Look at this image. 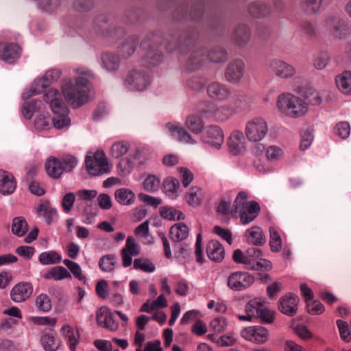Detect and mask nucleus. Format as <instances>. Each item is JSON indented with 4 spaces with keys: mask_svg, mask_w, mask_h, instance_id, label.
Instances as JSON below:
<instances>
[{
    "mask_svg": "<svg viewBox=\"0 0 351 351\" xmlns=\"http://www.w3.org/2000/svg\"><path fill=\"white\" fill-rule=\"evenodd\" d=\"M298 302L296 295L289 293L280 299L278 308L283 314L293 317L297 314Z\"/></svg>",
    "mask_w": 351,
    "mask_h": 351,
    "instance_id": "obj_16",
    "label": "nucleus"
},
{
    "mask_svg": "<svg viewBox=\"0 0 351 351\" xmlns=\"http://www.w3.org/2000/svg\"><path fill=\"white\" fill-rule=\"evenodd\" d=\"M16 186V182L13 175L8 171L0 170V193L4 195L12 194Z\"/></svg>",
    "mask_w": 351,
    "mask_h": 351,
    "instance_id": "obj_20",
    "label": "nucleus"
},
{
    "mask_svg": "<svg viewBox=\"0 0 351 351\" xmlns=\"http://www.w3.org/2000/svg\"><path fill=\"white\" fill-rule=\"evenodd\" d=\"M250 38V31L247 26L239 25L232 34V39L238 46L245 45Z\"/></svg>",
    "mask_w": 351,
    "mask_h": 351,
    "instance_id": "obj_27",
    "label": "nucleus"
},
{
    "mask_svg": "<svg viewBox=\"0 0 351 351\" xmlns=\"http://www.w3.org/2000/svg\"><path fill=\"white\" fill-rule=\"evenodd\" d=\"M129 145L128 143L117 142L114 143L111 147V154L114 158H119L128 152Z\"/></svg>",
    "mask_w": 351,
    "mask_h": 351,
    "instance_id": "obj_56",
    "label": "nucleus"
},
{
    "mask_svg": "<svg viewBox=\"0 0 351 351\" xmlns=\"http://www.w3.org/2000/svg\"><path fill=\"white\" fill-rule=\"evenodd\" d=\"M206 253L210 260L219 262L223 258L224 249L219 241L211 240L207 244Z\"/></svg>",
    "mask_w": 351,
    "mask_h": 351,
    "instance_id": "obj_24",
    "label": "nucleus"
},
{
    "mask_svg": "<svg viewBox=\"0 0 351 351\" xmlns=\"http://www.w3.org/2000/svg\"><path fill=\"white\" fill-rule=\"evenodd\" d=\"M125 82L130 90L142 91L149 84V76L140 70H132L126 77Z\"/></svg>",
    "mask_w": 351,
    "mask_h": 351,
    "instance_id": "obj_10",
    "label": "nucleus"
},
{
    "mask_svg": "<svg viewBox=\"0 0 351 351\" xmlns=\"http://www.w3.org/2000/svg\"><path fill=\"white\" fill-rule=\"evenodd\" d=\"M234 114L232 107L228 105H222L217 106L215 105L213 119L216 121H225L231 117Z\"/></svg>",
    "mask_w": 351,
    "mask_h": 351,
    "instance_id": "obj_39",
    "label": "nucleus"
},
{
    "mask_svg": "<svg viewBox=\"0 0 351 351\" xmlns=\"http://www.w3.org/2000/svg\"><path fill=\"white\" fill-rule=\"evenodd\" d=\"M256 318H259L265 324L272 323L274 319V312L265 307L263 304Z\"/></svg>",
    "mask_w": 351,
    "mask_h": 351,
    "instance_id": "obj_61",
    "label": "nucleus"
},
{
    "mask_svg": "<svg viewBox=\"0 0 351 351\" xmlns=\"http://www.w3.org/2000/svg\"><path fill=\"white\" fill-rule=\"evenodd\" d=\"M85 162L87 171L92 176H101L110 171L108 162L103 151L98 150L93 156L87 155Z\"/></svg>",
    "mask_w": 351,
    "mask_h": 351,
    "instance_id": "obj_6",
    "label": "nucleus"
},
{
    "mask_svg": "<svg viewBox=\"0 0 351 351\" xmlns=\"http://www.w3.org/2000/svg\"><path fill=\"white\" fill-rule=\"evenodd\" d=\"M335 134L342 139L347 138L350 133V124L347 121L338 123L334 129Z\"/></svg>",
    "mask_w": 351,
    "mask_h": 351,
    "instance_id": "obj_55",
    "label": "nucleus"
},
{
    "mask_svg": "<svg viewBox=\"0 0 351 351\" xmlns=\"http://www.w3.org/2000/svg\"><path fill=\"white\" fill-rule=\"evenodd\" d=\"M45 169L47 174L53 178H59L64 172L62 161L55 157L48 158L45 163Z\"/></svg>",
    "mask_w": 351,
    "mask_h": 351,
    "instance_id": "obj_29",
    "label": "nucleus"
},
{
    "mask_svg": "<svg viewBox=\"0 0 351 351\" xmlns=\"http://www.w3.org/2000/svg\"><path fill=\"white\" fill-rule=\"evenodd\" d=\"M326 28L336 38L342 39L348 34V29L345 21L337 16H328L325 21Z\"/></svg>",
    "mask_w": 351,
    "mask_h": 351,
    "instance_id": "obj_13",
    "label": "nucleus"
},
{
    "mask_svg": "<svg viewBox=\"0 0 351 351\" xmlns=\"http://www.w3.org/2000/svg\"><path fill=\"white\" fill-rule=\"evenodd\" d=\"M61 75V71L59 69H51L47 71L45 74L40 79L35 80L31 87L30 91L33 95H37L43 92V90L50 84L57 81Z\"/></svg>",
    "mask_w": 351,
    "mask_h": 351,
    "instance_id": "obj_11",
    "label": "nucleus"
},
{
    "mask_svg": "<svg viewBox=\"0 0 351 351\" xmlns=\"http://www.w3.org/2000/svg\"><path fill=\"white\" fill-rule=\"evenodd\" d=\"M206 56L211 62L216 63L225 62L228 59V53L221 47H214L208 51L201 49L199 51H191L187 61V69L191 71L199 69Z\"/></svg>",
    "mask_w": 351,
    "mask_h": 351,
    "instance_id": "obj_4",
    "label": "nucleus"
},
{
    "mask_svg": "<svg viewBox=\"0 0 351 351\" xmlns=\"http://www.w3.org/2000/svg\"><path fill=\"white\" fill-rule=\"evenodd\" d=\"M90 86L88 80L77 77L75 82L71 80H65L62 85V92L65 99L75 108L81 107L88 101Z\"/></svg>",
    "mask_w": 351,
    "mask_h": 351,
    "instance_id": "obj_2",
    "label": "nucleus"
},
{
    "mask_svg": "<svg viewBox=\"0 0 351 351\" xmlns=\"http://www.w3.org/2000/svg\"><path fill=\"white\" fill-rule=\"evenodd\" d=\"M116 263V257L113 254H108L102 256L99 261V268L107 272H110L114 269Z\"/></svg>",
    "mask_w": 351,
    "mask_h": 351,
    "instance_id": "obj_49",
    "label": "nucleus"
},
{
    "mask_svg": "<svg viewBox=\"0 0 351 351\" xmlns=\"http://www.w3.org/2000/svg\"><path fill=\"white\" fill-rule=\"evenodd\" d=\"M38 260L42 265H53L60 263L62 256L55 251H47L41 253Z\"/></svg>",
    "mask_w": 351,
    "mask_h": 351,
    "instance_id": "obj_42",
    "label": "nucleus"
},
{
    "mask_svg": "<svg viewBox=\"0 0 351 351\" xmlns=\"http://www.w3.org/2000/svg\"><path fill=\"white\" fill-rule=\"evenodd\" d=\"M166 128L173 136H177L179 141L189 144L195 143L191 136L178 124L168 123Z\"/></svg>",
    "mask_w": 351,
    "mask_h": 351,
    "instance_id": "obj_23",
    "label": "nucleus"
},
{
    "mask_svg": "<svg viewBox=\"0 0 351 351\" xmlns=\"http://www.w3.org/2000/svg\"><path fill=\"white\" fill-rule=\"evenodd\" d=\"M159 40L158 35L152 34L141 43V48L145 51L143 61L147 66H156L162 60V53L161 49H159V47L161 48L162 45H156Z\"/></svg>",
    "mask_w": 351,
    "mask_h": 351,
    "instance_id": "obj_5",
    "label": "nucleus"
},
{
    "mask_svg": "<svg viewBox=\"0 0 351 351\" xmlns=\"http://www.w3.org/2000/svg\"><path fill=\"white\" fill-rule=\"evenodd\" d=\"M114 198L121 204L131 205L134 202L135 195L130 189L121 188L115 191Z\"/></svg>",
    "mask_w": 351,
    "mask_h": 351,
    "instance_id": "obj_34",
    "label": "nucleus"
},
{
    "mask_svg": "<svg viewBox=\"0 0 351 351\" xmlns=\"http://www.w3.org/2000/svg\"><path fill=\"white\" fill-rule=\"evenodd\" d=\"M306 308L307 311L312 315H319L325 310L324 305L317 300L307 302Z\"/></svg>",
    "mask_w": 351,
    "mask_h": 351,
    "instance_id": "obj_63",
    "label": "nucleus"
},
{
    "mask_svg": "<svg viewBox=\"0 0 351 351\" xmlns=\"http://www.w3.org/2000/svg\"><path fill=\"white\" fill-rule=\"evenodd\" d=\"M162 217L169 220H180L183 219V213L172 207L162 206L160 208Z\"/></svg>",
    "mask_w": 351,
    "mask_h": 351,
    "instance_id": "obj_45",
    "label": "nucleus"
},
{
    "mask_svg": "<svg viewBox=\"0 0 351 351\" xmlns=\"http://www.w3.org/2000/svg\"><path fill=\"white\" fill-rule=\"evenodd\" d=\"M245 73V64L241 59L230 62L225 71L226 80L232 84H238Z\"/></svg>",
    "mask_w": 351,
    "mask_h": 351,
    "instance_id": "obj_12",
    "label": "nucleus"
},
{
    "mask_svg": "<svg viewBox=\"0 0 351 351\" xmlns=\"http://www.w3.org/2000/svg\"><path fill=\"white\" fill-rule=\"evenodd\" d=\"M245 260L247 261L248 266L246 267L247 269L259 270L263 266L261 262L258 261L262 256V251L255 247H249L245 252Z\"/></svg>",
    "mask_w": 351,
    "mask_h": 351,
    "instance_id": "obj_22",
    "label": "nucleus"
},
{
    "mask_svg": "<svg viewBox=\"0 0 351 351\" xmlns=\"http://www.w3.org/2000/svg\"><path fill=\"white\" fill-rule=\"evenodd\" d=\"M163 187L165 194L174 199L177 196L176 193L180 187V182L175 178L169 177L164 181Z\"/></svg>",
    "mask_w": 351,
    "mask_h": 351,
    "instance_id": "obj_40",
    "label": "nucleus"
},
{
    "mask_svg": "<svg viewBox=\"0 0 351 351\" xmlns=\"http://www.w3.org/2000/svg\"><path fill=\"white\" fill-rule=\"evenodd\" d=\"M33 292L31 283L21 282L13 287L10 291V298L14 302H22L27 300Z\"/></svg>",
    "mask_w": 351,
    "mask_h": 351,
    "instance_id": "obj_17",
    "label": "nucleus"
},
{
    "mask_svg": "<svg viewBox=\"0 0 351 351\" xmlns=\"http://www.w3.org/2000/svg\"><path fill=\"white\" fill-rule=\"evenodd\" d=\"M276 106L280 112L291 118L302 117L308 111V103L290 93L279 95Z\"/></svg>",
    "mask_w": 351,
    "mask_h": 351,
    "instance_id": "obj_3",
    "label": "nucleus"
},
{
    "mask_svg": "<svg viewBox=\"0 0 351 351\" xmlns=\"http://www.w3.org/2000/svg\"><path fill=\"white\" fill-rule=\"evenodd\" d=\"M40 101L36 100H30L25 101L23 103L22 108V114L27 119H30L34 114V111L38 106V104H40Z\"/></svg>",
    "mask_w": 351,
    "mask_h": 351,
    "instance_id": "obj_52",
    "label": "nucleus"
},
{
    "mask_svg": "<svg viewBox=\"0 0 351 351\" xmlns=\"http://www.w3.org/2000/svg\"><path fill=\"white\" fill-rule=\"evenodd\" d=\"M138 38L136 36H132L128 38L120 48V53L124 58L131 56L136 47Z\"/></svg>",
    "mask_w": 351,
    "mask_h": 351,
    "instance_id": "obj_37",
    "label": "nucleus"
},
{
    "mask_svg": "<svg viewBox=\"0 0 351 351\" xmlns=\"http://www.w3.org/2000/svg\"><path fill=\"white\" fill-rule=\"evenodd\" d=\"M189 228L183 223H178L173 226L169 230V234L171 239L173 242H180L187 238L189 235Z\"/></svg>",
    "mask_w": 351,
    "mask_h": 351,
    "instance_id": "obj_30",
    "label": "nucleus"
},
{
    "mask_svg": "<svg viewBox=\"0 0 351 351\" xmlns=\"http://www.w3.org/2000/svg\"><path fill=\"white\" fill-rule=\"evenodd\" d=\"M322 1L323 0H304L302 3V6L308 14H313L319 10Z\"/></svg>",
    "mask_w": 351,
    "mask_h": 351,
    "instance_id": "obj_58",
    "label": "nucleus"
},
{
    "mask_svg": "<svg viewBox=\"0 0 351 351\" xmlns=\"http://www.w3.org/2000/svg\"><path fill=\"white\" fill-rule=\"evenodd\" d=\"M247 198L248 193L247 191H241L238 193L233 203L235 212L242 210L245 208V206L249 203L247 202Z\"/></svg>",
    "mask_w": 351,
    "mask_h": 351,
    "instance_id": "obj_54",
    "label": "nucleus"
},
{
    "mask_svg": "<svg viewBox=\"0 0 351 351\" xmlns=\"http://www.w3.org/2000/svg\"><path fill=\"white\" fill-rule=\"evenodd\" d=\"M208 95L213 99L225 100L230 95V90L225 85L219 82H213L207 88Z\"/></svg>",
    "mask_w": 351,
    "mask_h": 351,
    "instance_id": "obj_21",
    "label": "nucleus"
},
{
    "mask_svg": "<svg viewBox=\"0 0 351 351\" xmlns=\"http://www.w3.org/2000/svg\"><path fill=\"white\" fill-rule=\"evenodd\" d=\"M133 159L128 158H122L117 165V168L123 172V175H127L130 173L134 166Z\"/></svg>",
    "mask_w": 351,
    "mask_h": 351,
    "instance_id": "obj_64",
    "label": "nucleus"
},
{
    "mask_svg": "<svg viewBox=\"0 0 351 351\" xmlns=\"http://www.w3.org/2000/svg\"><path fill=\"white\" fill-rule=\"evenodd\" d=\"M60 160L63 171H71L77 164L76 158L71 155L64 156Z\"/></svg>",
    "mask_w": 351,
    "mask_h": 351,
    "instance_id": "obj_59",
    "label": "nucleus"
},
{
    "mask_svg": "<svg viewBox=\"0 0 351 351\" xmlns=\"http://www.w3.org/2000/svg\"><path fill=\"white\" fill-rule=\"evenodd\" d=\"M28 230V225L23 217H16L13 219L12 232L18 237L23 236Z\"/></svg>",
    "mask_w": 351,
    "mask_h": 351,
    "instance_id": "obj_43",
    "label": "nucleus"
},
{
    "mask_svg": "<svg viewBox=\"0 0 351 351\" xmlns=\"http://www.w3.org/2000/svg\"><path fill=\"white\" fill-rule=\"evenodd\" d=\"M75 200V196L73 193L70 192L64 195L61 202L64 212L68 213L71 210Z\"/></svg>",
    "mask_w": 351,
    "mask_h": 351,
    "instance_id": "obj_62",
    "label": "nucleus"
},
{
    "mask_svg": "<svg viewBox=\"0 0 351 351\" xmlns=\"http://www.w3.org/2000/svg\"><path fill=\"white\" fill-rule=\"evenodd\" d=\"M254 281V277L247 272L238 271L230 274L227 285L233 291H243L248 288Z\"/></svg>",
    "mask_w": 351,
    "mask_h": 351,
    "instance_id": "obj_9",
    "label": "nucleus"
},
{
    "mask_svg": "<svg viewBox=\"0 0 351 351\" xmlns=\"http://www.w3.org/2000/svg\"><path fill=\"white\" fill-rule=\"evenodd\" d=\"M108 27L109 25L106 16H99L94 21L93 28L99 34L104 36H110Z\"/></svg>",
    "mask_w": 351,
    "mask_h": 351,
    "instance_id": "obj_44",
    "label": "nucleus"
},
{
    "mask_svg": "<svg viewBox=\"0 0 351 351\" xmlns=\"http://www.w3.org/2000/svg\"><path fill=\"white\" fill-rule=\"evenodd\" d=\"M270 241L269 245L272 252H279L282 248V239L280 235L276 229L270 227L269 229Z\"/></svg>",
    "mask_w": 351,
    "mask_h": 351,
    "instance_id": "obj_47",
    "label": "nucleus"
},
{
    "mask_svg": "<svg viewBox=\"0 0 351 351\" xmlns=\"http://www.w3.org/2000/svg\"><path fill=\"white\" fill-rule=\"evenodd\" d=\"M37 213L43 216L47 224H51L57 215V210L51 207L49 201H44L38 207Z\"/></svg>",
    "mask_w": 351,
    "mask_h": 351,
    "instance_id": "obj_32",
    "label": "nucleus"
},
{
    "mask_svg": "<svg viewBox=\"0 0 351 351\" xmlns=\"http://www.w3.org/2000/svg\"><path fill=\"white\" fill-rule=\"evenodd\" d=\"M335 83L339 90L343 94H351V71H345L335 77Z\"/></svg>",
    "mask_w": 351,
    "mask_h": 351,
    "instance_id": "obj_26",
    "label": "nucleus"
},
{
    "mask_svg": "<svg viewBox=\"0 0 351 351\" xmlns=\"http://www.w3.org/2000/svg\"><path fill=\"white\" fill-rule=\"evenodd\" d=\"M241 335L247 341L256 343H263L267 341L269 332L266 328L256 326L243 329Z\"/></svg>",
    "mask_w": 351,
    "mask_h": 351,
    "instance_id": "obj_15",
    "label": "nucleus"
},
{
    "mask_svg": "<svg viewBox=\"0 0 351 351\" xmlns=\"http://www.w3.org/2000/svg\"><path fill=\"white\" fill-rule=\"evenodd\" d=\"M268 69L269 73L280 79H289L296 73V69L293 65L277 58L269 61Z\"/></svg>",
    "mask_w": 351,
    "mask_h": 351,
    "instance_id": "obj_8",
    "label": "nucleus"
},
{
    "mask_svg": "<svg viewBox=\"0 0 351 351\" xmlns=\"http://www.w3.org/2000/svg\"><path fill=\"white\" fill-rule=\"evenodd\" d=\"M40 342L45 351H56L60 345L56 333L51 328L43 331Z\"/></svg>",
    "mask_w": 351,
    "mask_h": 351,
    "instance_id": "obj_19",
    "label": "nucleus"
},
{
    "mask_svg": "<svg viewBox=\"0 0 351 351\" xmlns=\"http://www.w3.org/2000/svg\"><path fill=\"white\" fill-rule=\"evenodd\" d=\"M102 66L108 71H117L120 65L119 56L115 53L105 52L101 56Z\"/></svg>",
    "mask_w": 351,
    "mask_h": 351,
    "instance_id": "obj_25",
    "label": "nucleus"
},
{
    "mask_svg": "<svg viewBox=\"0 0 351 351\" xmlns=\"http://www.w3.org/2000/svg\"><path fill=\"white\" fill-rule=\"evenodd\" d=\"M43 97L45 101L49 104L54 117L51 119L42 114L37 116L34 121L36 129L39 131L47 130L51 125L57 129L68 126L71 122L68 117L69 110L63 101L61 94L56 89L50 88Z\"/></svg>",
    "mask_w": 351,
    "mask_h": 351,
    "instance_id": "obj_1",
    "label": "nucleus"
},
{
    "mask_svg": "<svg viewBox=\"0 0 351 351\" xmlns=\"http://www.w3.org/2000/svg\"><path fill=\"white\" fill-rule=\"evenodd\" d=\"M123 250H124V252L126 251L130 253V254L136 256L140 252V246L136 243L135 239L132 237H128Z\"/></svg>",
    "mask_w": 351,
    "mask_h": 351,
    "instance_id": "obj_60",
    "label": "nucleus"
},
{
    "mask_svg": "<svg viewBox=\"0 0 351 351\" xmlns=\"http://www.w3.org/2000/svg\"><path fill=\"white\" fill-rule=\"evenodd\" d=\"M263 303L264 301L261 298H256L251 300L245 306V313L256 318Z\"/></svg>",
    "mask_w": 351,
    "mask_h": 351,
    "instance_id": "obj_48",
    "label": "nucleus"
},
{
    "mask_svg": "<svg viewBox=\"0 0 351 351\" xmlns=\"http://www.w3.org/2000/svg\"><path fill=\"white\" fill-rule=\"evenodd\" d=\"M202 140L205 143L219 149L224 141L223 131L217 125L208 126L202 135Z\"/></svg>",
    "mask_w": 351,
    "mask_h": 351,
    "instance_id": "obj_14",
    "label": "nucleus"
},
{
    "mask_svg": "<svg viewBox=\"0 0 351 351\" xmlns=\"http://www.w3.org/2000/svg\"><path fill=\"white\" fill-rule=\"evenodd\" d=\"M247 241L255 245H262L266 242V237L258 226H254L246 231Z\"/></svg>",
    "mask_w": 351,
    "mask_h": 351,
    "instance_id": "obj_28",
    "label": "nucleus"
},
{
    "mask_svg": "<svg viewBox=\"0 0 351 351\" xmlns=\"http://www.w3.org/2000/svg\"><path fill=\"white\" fill-rule=\"evenodd\" d=\"M61 332L66 339L71 350H75L79 338L78 331L75 332L73 328L70 325H64L62 327Z\"/></svg>",
    "mask_w": 351,
    "mask_h": 351,
    "instance_id": "obj_35",
    "label": "nucleus"
},
{
    "mask_svg": "<svg viewBox=\"0 0 351 351\" xmlns=\"http://www.w3.org/2000/svg\"><path fill=\"white\" fill-rule=\"evenodd\" d=\"M185 125L192 132L199 134L202 131L204 123L197 114H190L187 117Z\"/></svg>",
    "mask_w": 351,
    "mask_h": 351,
    "instance_id": "obj_36",
    "label": "nucleus"
},
{
    "mask_svg": "<svg viewBox=\"0 0 351 351\" xmlns=\"http://www.w3.org/2000/svg\"><path fill=\"white\" fill-rule=\"evenodd\" d=\"M267 132V123L261 117L253 118L245 125V135L250 141L258 142L263 140Z\"/></svg>",
    "mask_w": 351,
    "mask_h": 351,
    "instance_id": "obj_7",
    "label": "nucleus"
},
{
    "mask_svg": "<svg viewBox=\"0 0 351 351\" xmlns=\"http://www.w3.org/2000/svg\"><path fill=\"white\" fill-rule=\"evenodd\" d=\"M244 136L241 132L234 131L229 137L228 145L232 152L237 154L244 148Z\"/></svg>",
    "mask_w": 351,
    "mask_h": 351,
    "instance_id": "obj_31",
    "label": "nucleus"
},
{
    "mask_svg": "<svg viewBox=\"0 0 351 351\" xmlns=\"http://www.w3.org/2000/svg\"><path fill=\"white\" fill-rule=\"evenodd\" d=\"M20 51L17 44L0 42V58L6 63H14L19 59Z\"/></svg>",
    "mask_w": 351,
    "mask_h": 351,
    "instance_id": "obj_18",
    "label": "nucleus"
},
{
    "mask_svg": "<svg viewBox=\"0 0 351 351\" xmlns=\"http://www.w3.org/2000/svg\"><path fill=\"white\" fill-rule=\"evenodd\" d=\"M134 268L141 269L145 272H153L155 271V266L152 262L146 258H136L134 261Z\"/></svg>",
    "mask_w": 351,
    "mask_h": 351,
    "instance_id": "obj_51",
    "label": "nucleus"
},
{
    "mask_svg": "<svg viewBox=\"0 0 351 351\" xmlns=\"http://www.w3.org/2000/svg\"><path fill=\"white\" fill-rule=\"evenodd\" d=\"M251 99L245 95H239L234 98L233 110L234 112H240L250 108Z\"/></svg>",
    "mask_w": 351,
    "mask_h": 351,
    "instance_id": "obj_38",
    "label": "nucleus"
},
{
    "mask_svg": "<svg viewBox=\"0 0 351 351\" xmlns=\"http://www.w3.org/2000/svg\"><path fill=\"white\" fill-rule=\"evenodd\" d=\"M160 180L154 175L148 176L143 182V187L148 192L156 191L160 188Z\"/></svg>",
    "mask_w": 351,
    "mask_h": 351,
    "instance_id": "obj_53",
    "label": "nucleus"
},
{
    "mask_svg": "<svg viewBox=\"0 0 351 351\" xmlns=\"http://www.w3.org/2000/svg\"><path fill=\"white\" fill-rule=\"evenodd\" d=\"M43 277L45 279L54 280H61L65 278H71V274L62 266H56L51 268Z\"/></svg>",
    "mask_w": 351,
    "mask_h": 351,
    "instance_id": "obj_33",
    "label": "nucleus"
},
{
    "mask_svg": "<svg viewBox=\"0 0 351 351\" xmlns=\"http://www.w3.org/2000/svg\"><path fill=\"white\" fill-rule=\"evenodd\" d=\"M38 308L43 312H47L51 308V300L46 294H40L36 300Z\"/></svg>",
    "mask_w": 351,
    "mask_h": 351,
    "instance_id": "obj_57",
    "label": "nucleus"
},
{
    "mask_svg": "<svg viewBox=\"0 0 351 351\" xmlns=\"http://www.w3.org/2000/svg\"><path fill=\"white\" fill-rule=\"evenodd\" d=\"M215 104L210 101L199 102L197 106L198 112L204 115L206 118L213 119Z\"/></svg>",
    "mask_w": 351,
    "mask_h": 351,
    "instance_id": "obj_50",
    "label": "nucleus"
},
{
    "mask_svg": "<svg viewBox=\"0 0 351 351\" xmlns=\"http://www.w3.org/2000/svg\"><path fill=\"white\" fill-rule=\"evenodd\" d=\"M330 57L326 51H320L314 55L313 58V66L317 69L322 70L324 69L330 61Z\"/></svg>",
    "mask_w": 351,
    "mask_h": 351,
    "instance_id": "obj_46",
    "label": "nucleus"
},
{
    "mask_svg": "<svg viewBox=\"0 0 351 351\" xmlns=\"http://www.w3.org/2000/svg\"><path fill=\"white\" fill-rule=\"evenodd\" d=\"M270 12L269 7L262 2H254L250 5L249 12L255 17H263L267 16Z\"/></svg>",
    "mask_w": 351,
    "mask_h": 351,
    "instance_id": "obj_41",
    "label": "nucleus"
}]
</instances>
